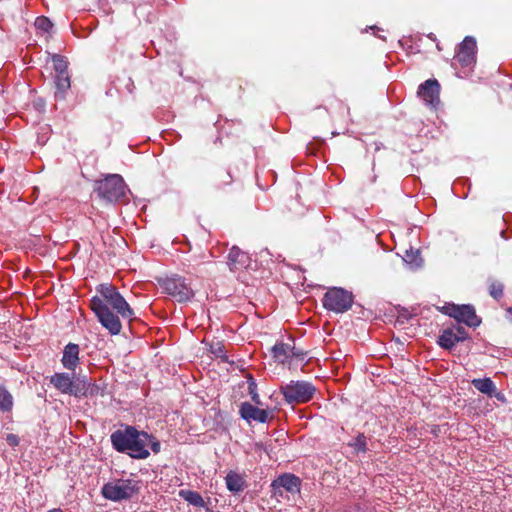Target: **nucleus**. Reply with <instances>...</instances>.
<instances>
[{
  "label": "nucleus",
  "mask_w": 512,
  "mask_h": 512,
  "mask_svg": "<svg viewBox=\"0 0 512 512\" xmlns=\"http://www.w3.org/2000/svg\"><path fill=\"white\" fill-rule=\"evenodd\" d=\"M466 336L458 335L453 329H445L438 338V344L444 349H452L456 343L464 341Z\"/></svg>",
  "instance_id": "f3484780"
},
{
  "label": "nucleus",
  "mask_w": 512,
  "mask_h": 512,
  "mask_svg": "<svg viewBox=\"0 0 512 512\" xmlns=\"http://www.w3.org/2000/svg\"><path fill=\"white\" fill-rule=\"evenodd\" d=\"M48 512H62L61 509H52V510H49Z\"/></svg>",
  "instance_id": "c9c22d12"
},
{
  "label": "nucleus",
  "mask_w": 512,
  "mask_h": 512,
  "mask_svg": "<svg viewBox=\"0 0 512 512\" xmlns=\"http://www.w3.org/2000/svg\"><path fill=\"white\" fill-rule=\"evenodd\" d=\"M239 387L245 389L246 393L251 396V399L255 404H261L259 395L257 393V384L249 373L244 374V380L239 383Z\"/></svg>",
  "instance_id": "6ab92c4d"
},
{
  "label": "nucleus",
  "mask_w": 512,
  "mask_h": 512,
  "mask_svg": "<svg viewBox=\"0 0 512 512\" xmlns=\"http://www.w3.org/2000/svg\"><path fill=\"white\" fill-rule=\"evenodd\" d=\"M50 383L61 393L75 397L93 395L94 393V388H90L85 381L74 382L68 373H55L50 377Z\"/></svg>",
  "instance_id": "39448f33"
},
{
  "label": "nucleus",
  "mask_w": 512,
  "mask_h": 512,
  "mask_svg": "<svg viewBox=\"0 0 512 512\" xmlns=\"http://www.w3.org/2000/svg\"><path fill=\"white\" fill-rule=\"evenodd\" d=\"M95 192L106 203L122 202L126 199L127 187L119 174H109L95 182Z\"/></svg>",
  "instance_id": "7ed1b4c3"
},
{
  "label": "nucleus",
  "mask_w": 512,
  "mask_h": 512,
  "mask_svg": "<svg viewBox=\"0 0 512 512\" xmlns=\"http://www.w3.org/2000/svg\"><path fill=\"white\" fill-rule=\"evenodd\" d=\"M238 363H240V364L237 365L236 367L239 368L240 372L242 373V377L244 378V374L246 373L245 369L243 367L244 363H242L241 360H238Z\"/></svg>",
  "instance_id": "473e14b6"
},
{
  "label": "nucleus",
  "mask_w": 512,
  "mask_h": 512,
  "mask_svg": "<svg viewBox=\"0 0 512 512\" xmlns=\"http://www.w3.org/2000/svg\"><path fill=\"white\" fill-rule=\"evenodd\" d=\"M501 235L503 238L508 239V237L504 235V231H501Z\"/></svg>",
  "instance_id": "4c0bfd02"
},
{
  "label": "nucleus",
  "mask_w": 512,
  "mask_h": 512,
  "mask_svg": "<svg viewBox=\"0 0 512 512\" xmlns=\"http://www.w3.org/2000/svg\"><path fill=\"white\" fill-rule=\"evenodd\" d=\"M151 435L139 431L133 426H126L111 434L113 448L120 453H127L135 459H146L150 453L147 449Z\"/></svg>",
  "instance_id": "f03ea898"
},
{
  "label": "nucleus",
  "mask_w": 512,
  "mask_h": 512,
  "mask_svg": "<svg viewBox=\"0 0 512 512\" xmlns=\"http://www.w3.org/2000/svg\"><path fill=\"white\" fill-rule=\"evenodd\" d=\"M349 446L354 448L356 452H365L367 450V441L364 434H359L350 443Z\"/></svg>",
  "instance_id": "a878e982"
},
{
  "label": "nucleus",
  "mask_w": 512,
  "mask_h": 512,
  "mask_svg": "<svg viewBox=\"0 0 512 512\" xmlns=\"http://www.w3.org/2000/svg\"><path fill=\"white\" fill-rule=\"evenodd\" d=\"M139 490L138 482L132 479H118L103 485L101 493L111 501L130 499Z\"/></svg>",
  "instance_id": "20e7f679"
},
{
  "label": "nucleus",
  "mask_w": 512,
  "mask_h": 512,
  "mask_svg": "<svg viewBox=\"0 0 512 512\" xmlns=\"http://www.w3.org/2000/svg\"><path fill=\"white\" fill-rule=\"evenodd\" d=\"M179 495L186 500L188 503L196 506V507H202L204 506V500L201 497V495L195 491L191 490H181L179 492Z\"/></svg>",
  "instance_id": "4be33fe9"
},
{
  "label": "nucleus",
  "mask_w": 512,
  "mask_h": 512,
  "mask_svg": "<svg viewBox=\"0 0 512 512\" xmlns=\"http://www.w3.org/2000/svg\"><path fill=\"white\" fill-rule=\"evenodd\" d=\"M442 311L458 322H463L470 327H477L481 320L477 317L475 309L471 305L448 304L442 308Z\"/></svg>",
  "instance_id": "6e6552de"
},
{
  "label": "nucleus",
  "mask_w": 512,
  "mask_h": 512,
  "mask_svg": "<svg viewBox=\"0 0 512 512\" xmlns=\"http://www.w3.org/2000/svg\"><path fill=\"white\" fill-rule=\"evenodd\" d=\"M247 487V481L245 479V474H240L234 471H230L226 475V488L237 494L242 492Z\"/></svg>",
  "instance_id": "dca6fc26"
},
{
  "label": "nucleus",
  "mask_w": 512,
  "mask_h": 512,
  "mask_svg": "<svg viewBox=\"0 0 512 512\" xmlns=\"http://www.w3.org/2000/svg\"><path fill=\"white\" fill-rule=\"evenodd\" d=\"M249 262L250 258L248 254L241 251L238 247L233 246L230 249L226 264L229 265L230 270L239 271L246 268L249 265Z\"/></svg>",
  "instance_id": "4468645a"
},
{
  "label": "nucleus",
  "mask_w": 512,
  "mask_h": 512,
  "mask_svg": "<svg viewBox=\"0 0 512 512\" xmlns=\"http://www.w3.org/2000/svg\"><path fill=\"white\" fill-rule=\"evenodd\" d=\"M34 25L37 30L48 34L51 32L53 28L52 22L47 17L44 16L36 18Z\"/></svg>",
  "instance_id": "393cba45"
},
{
  "label": "nucleus",
  "mask_w": 512,
  "mask_h": 512,
  "mask_svg": "<svg viewBox=\"0 0 512 512\" xmlns=\"http://www.w3.org/2000/svg\"><path fill=\"white\" fill-rule=\"evenodd\" d=\"M13 406V398L12 395L7 391V389L0 385V410L3 412L10 411Z\"/></svg>",
  "instance_id": "5701e85b"
},
{
  "label": "nucleus",
  "mask_w": 512,
  "mask_h": 512,
  "mask_svg": "<svg viewBox=\"0 0 512 512\" xmlns=\"http://www.w3.org/2000/svg\"><path fill=\"white\" fill-rule=\"evenodd\" d=\"M498 401L500 402H506V398H505V395L502 393V392H497V390L495 389V393H493V395Z\"/></svg>",
  "instance_id": "7c9ffc66"
},
{
  "label": "nucleus",
  "mask_w": 512,
  "mask_h": 512,
  "mask_svg": "<svg viewBox=\"0 0 512 512\" xmlns=\"http://www.w3.org/2000/svg\"><path fill=\"white\" fill-rule=\"evenodd\" d=\"M79 346L74 343H69L66 345L63 357L62 364L65 368L69 370H74L79 362Z\"/></svg>",
  "instance_id": "2eb2a0df"
},
{
  "label": "nucleus",
  "mask_w": 512,
  "mask_h": 512,
  "mask_svg": "<svg viewBox=\"0 0 512 512\" xmlns=\"http://www.w3.org/2000/svg\"><path fill=\"white\" fill-rule=\"evenodd\" d=\"M210 352L214 355L216 359H219L220 362L224 361V343L222 340L213 339L209 343Z\"/></svg>",
  "instance_id": "b1692460"
},
{
  "label": "nucleus",
  "mask_w": 512,
  "mask_h": 512,
  "mask_svg": "<svg viewBox=\"0 0 512 512\" xmlns=\"http://www.w3.org/2000/svg\"><path fill=\"white\" fill-rule=\"evenodd\" d=\"M300 484L301 481L299 477L290 474L285 473L283 475H280L277 477L271 484V487L273 489V494L275 496H282V490L284 489L287 492H290L292 494L299 493L300 492Z\"/></svg>",
  "instance_id": "9b49d317"
},
{
  "label": "nucleus",
  "mask_w": 512,
  "mask_h": 512,
  "mask_svg": "<svg viewBox=\"0 0 512 512\" xmlns=\"http://www.w3.org/2000/svg\"><path fill=\"white\" fill-rule=\"evenodd\" d=\"M280 391L287 403L299 404L310 401L316 389L307 381H291L285 385H281Z\"/></svg>",
  "instance_id": "423d86ee"
},
{
  "label": "nucleus",
  "mask_w": 512,
  "mask_h": 512,
  "mask_svg": "<svg viewBox=\"0 0 512 512\" xmlns=\"http://www.w3.org/2000/svg\"><path fill=\"white\" fill-rule=\"evenodd\" d=\"M227 353H228V351L226 350V358H225L226 364H229L231 366V368L234 369L235 362L233 360L232 361L229 360Z\"/></svg>",
  "instance_id": "72a5a7b5"
},
{
  "label": "nucleus",
  "mask_w": 512,
  "mask_h": 512,
  "mask_svg": "<svg viewBox=\"0 0 512 512\" xmlns=\"http://www.w3.org/2000/svg\"><path fill=\"white\" fill-rule=\"evenodd\" d=\"M96 291L99 295L90 300L91 310L111 335L120 334L122 329L120 317L132 320L133 309L112 284H100Z\"/></svg>",
  "instance_id": "f257e3e1"
},
{
  "label": "nucleus",
  "mask_w": 512,
  "mask_h": 512,
  "mask_svg": "<svg viewBox=\"0 0 512 512\" xmlns=\"http://www.w3.org/2000/svg\"><path fill=\"white\" fill-rule=\"evenodd\" d=\"M6 441L10 446H17L19 444V437L15 434H8Z\"/></svg>",
  "instance_id": "c756f323"
},
{
  "label": "nucleus",
  "mask_w": 512,
  "mask_h": 512,
  "mask_svg": "<svg viewBox=\"0 0 512 512\" xmlns=\"http://www.w3.org/2000/svg\"><path fill=\"white\" fill-rule=\"evenodd\" d=\"M476 41L471 36H466L460 43L455 60L462 67H471L476 62Z\"/></svg>",
  "instance_id": "9d476101"
},
{
  "label": "nucleus",
  "mask_w": 512,
  "mask_h": 512,
  "mask_svg": "<svg viewBox=\"0 0 512 512\" xmlns=\"http://www.w3.org/2000/svg\"><path fill=\"white\" fill-rule=\"evenodd\" d=\"M273 357L280 363H285L290 357H298L299 354L295 352L294 348L289 344L278 343L272 347Z\"/></svg>",
  "instance_id": "a211bd4d"
},
{
  "label": "nucleus",
  "mask_w": 512,
  "mask_h": 512,
  "mask_svg": "<svg viewBox=\"0 0 512 512\" xmlns=\"http://www.w3.org/2000/svg\"><path fill=\"white\" fill-rule=\"evenodd\" d=\"M161 287L178 302L187 301L193 296V290L181 277L166 278L162 281Z\"/></svg>",
  "instance_id": "1a4fd4ad"
},
{
  "label": "nucleus",
  "mask_w": 512,
  "mask_h": 512,
  "mask_svg": "<svg viewBox=\"0 0 512 512\" xmlns=\"http://www.w3.org/2000/svg\"><path fill=\"white\" fill-rule=\"evenodd\" d=\"M414 267H419L420 266V262H416L415 264H412Z\"/></svg>",
  "instance_id": "e433bc0d"
},
{
  "label": "nucleus",
  "mask_w": 512,
  "mask_h": 512,
  "mask_svg": "<svg viewBox=\"0 0 512 512\" xmlns=\"http://www.w3.org/2000/svg\"><path fill=\"white\" fill-rule=\"evenodd\" d=\"M52 61L54 64V69L57 74H66L67 73L68 65H67V62L64 59V57L55 54L52 56Z\"/></svg>",
  "instance_id": "bb28decb"
},
{
  "label": "nucleus",
  "mask_w": 512,
  "mask_h": 512,
  "mask_svg": "<svg viewBox=\"0 0 512 512\" xmlns=\"http://www.w3.org/2000/svg\"><path fill=\"white\" fill-rule=\"evenodd\" d=\"M503 294V285L499 282H494L490 285V295L495 298L499 299Z\"/></svg>",
  "instance_id": "cd10ccee"
},
{
  "label": "nucleus",
  "mask_w": 512,
  "mask_h": 512,
  "mask_svg": "<svg viewBox=\"0 0 512 512\" xmlns=\"http://www.w3.org/2000/svg\"><path fill=\"white\" fill-rule=\"evenodd\" d=\"M148 445H150L151 450L154 453H159L160 452V449H161L160 442L158 440H156L153 436H151V441L149 442Z\"/></svg>",
  "instance_id": "c85d7f7f"
},
{
  "label": "nucleus",
  "mask_w": 512,
  "mask_h": 512,
  "mask_svg": "<svg viewBox=\"0 0 512 512\" xmlns=\"http://www.w3.org/2000/svg\"><path fill=\"white\" fill-rule=\"evenodd\" d=\"M322 303L326 310L344 313L352 307L353 295L343 288L332 287L325 293Z\"/></svg>",
  "instance_id": "0eeeda50"
},
{
  "label": "nucleus",
  "mask_w": 512,
  "mask_h": 512,
  "mask_svg": "<svg viewBox=\"0 0 512 512\" xmlns=\"http://www.w3.org/2000/svg\"><path fill=\"white\" fill-rule=\"evenodd\" d=\"M239 412L241 417L248 422L265 423L268 420V412L266 410L260 409L248 402L242 403Z\"/></svg>",
  "instance_id": "ddd939ff"
},
{
  "label": "nucleus",
  "mask_w": 512,
  "mask_h": 512,
  "mask_svg": "<svg viewBox=\"0 0 512 512\" xmlns=\"http://www.w3.org/2000/svg\"><path fill=\"white\" fill-rule=\"evenodd\" d=\"M409 257H410V256H409V254H407V255H406V257L404 258V261L409 262L410 264H412V261H409V260H408V259H409Z\"/></svg>",
  "instance_id": "f704fd0d"
},
{
  "label": "nucleus",
  "mask_w": 512,
  "mask_h": 512,
  "mask_svg": "<svg viewBox=\"0 0 512 512\" xmlns=\"http://www.w3.org/2000/svg\"><path fill=\"white\" fill-rule=\"evenodd\" d=\"M455 333L458 334V335H463V336L467 337L466 330L463 327H461V326H458L456 328Z\"/></svg>",
  "instance_id": "2f4dec72"
},
{
  "label": "nucleus",
  "mask_w": 512,
  "mask_h": 512,
  "mask_svg": "<svg viewBox=\"0 0 512 512\" xmlns=\"http://www.w3.org/2000/svg\"><path fill=\"white\" fill-rule=\"evenodd\" d=\"M56 86V96L58 98H63L65 92L70 88V77L68 73L66 74H57L55 79Z\"/></svg>",
  "instance_id": "412c9836"
},
{
  "label": "nucleus",
  "mask_w": 512,
  "mask_h": 512,
  "mask_svg": "<svg viewBox=\"0 0 512 512\" xmlns=\"http://www.w3.org/2000/svg\"><path fill=\"white\" fill-rule=\"evenodd\" d=\"M440 84L436 79H428L419 86L418 95L426 105L435 108L440 102Z\"/></svg>",
  "instance_id": "f8f14e48"
},
{
  "label": "nucleus",
  "mask_w": 512,
  "mask_h": 512,
  "mask_svg": "<svg viewBox=\"0 0 512 512\" xmlns=\"http://www.w3.org/2000/svg\"><path fill=\"white\" fill-rule=\"evenodd\" d=\"M201 232H202L203 234H205V233H206V231H205V229H204L203 227L201 228Z\"/></svg>",
  "instance_id": "58836bf2"
},
{
  "label": "nucleus",
  "mask_w": 512,
  "mask_h": 512,
  "mask_svg": "<svg viewBox=\"0 0 512 512\" xmlns=\"http://www.w3.org/2000/svg\"><path fill=\"white\" fill-rule=\"evenodd\" d=\"M471 383L478 391L490 397L495 393L496 386L490 378L473 379Z\"/></svg>",
  "instance_id": "aec40b11"
}]
</instances>
